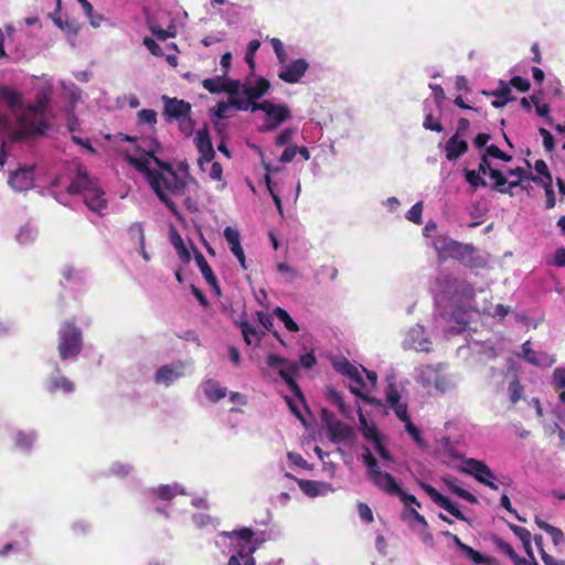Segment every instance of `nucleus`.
<instances>
[{
  "label": "nucleus",
  "instance_id": "54",
  "mask_svg": "<svg viewBox=\"0 0 565 565\" xmlns=\"http://www.w3.org/2000/svg\"><path fill=\"white\" fill-rule=\"evenodd\" d=\"M423 126L425 129L436 132H441L444 130V127L440 124V121L438 119H435L431 114L426 115Z\"/></svg>",
  "mask_w": 565,
  "mask_h": 565
},
{
  "label": "nucleus",
  "instance_id": "4",
  "mask_svg": "<svg viewBox=\"0 0 565 565\" xmlns=\"http://www.w3.org/2000/svg\"><path fill=\"white\" fill-rule=\"evenodd\" d=\"M263 110L266 114V122L259 131L275 130L282 122L291 117L290 109L287 105H276L269 100L252 104V111Z\"/></svg>",
  "mask_w": 565,
  "mask_h": 565
},
{
  "label": "nucleus",
  "instance_id": "24",
  "mask_svg": "<svg viewBox=\"0 0 565 565\" xmlns=\"http://www.w3.org/2000/svg\"><path fill=\"white\" fill-rule=\"evenodd\" d=\"M459 244V242L445 235L437 236L433 242V246L440 258H451L454 250H456Z\"/></svg>",
  "mask_w": 565,
  "mask_h": 565
},
{
  "label": "nucleus",
  "instance_id": "1",
  "mask_svg": "<svg viewBox=\"0 0 565 565\" xmlns=\"http://www.w3.org/2000/svg\"><path fill=\"white\" fill-rule=\"evenodd\" d=\"M362 458L367 469V478L375 487L388 495H397L406 509L422 507L415 495L403 491V489L398 486L395 478L391 473L381 470L376 458L372 455L369 448H364Z\"/></svg>",
  "mask_w": 565,
  "mask_h": 565
},
{
  "label": "nucleus",
  "instance_id": "27",
  "mask_svg": "<svg viewBox=\"0 0 565 565\" xmlns=\"http://www.w3.org/2000/svg\"><path fill=\"white\" fill-rule=\"evenodd\" d=\"M171 243L175 248L181 262L188 265L191 262V254L184 245L181 235L174 228L171 231Z\"/></svg>",
  "mask_w": 565,
  "mask_h": 565
},
{
  "label": "nucleus",
  "instance_id": "29",
  "mask_svg": "<svg viewBox=\"0 0 565 565\" xmlns=\"http://www.w3.org/2000/svg\"><path fill=\"white\" fill-rule=\"evenodd\" d=\"M534 543L539 548V553L545 565H565V559H556L544 550L543 536L541 534L534 535Z\"/></svg>",
  "mask_w": 565,
  "mask_h": 565
},
{
  "label": "nucleus",
  "instance_id": "39",
  "mask_svg": "<svg viewBox=\"0 0 565 565\" xmlns=\"http://www.w3.org/2000/svg\"><path fill=\"white\" fill-rule=\"evenodd\" d=\"M523 386L515 376L509 384L510 401L516 404L523 397Z\"/></svg>",
  "mask_w": 565,
  "mask_h": 565
},
{
  "label": "nucleus",
  "instance_id": "43",
  "mask_svg": "<svg viewBox=\"0 0 565 565\" xmlns=\"http://www.w3.org/2000/svg\"><path fill=\"white\" fill-rule=\"evenodd\" d=\"M259 46H260L259 40H252V41H249V43L247 45V50L245 53V62L248 64V66L252 70H254V67H255L254 56H255V53L257 52V50L259 49Z\"/></svg>",
  "mask_w": 565,
  "mask_h": 565
},
{
  "label": "nucleus",
  "instance_id": "11",
  "mask_svg": "<svg viewBox=\"0 0 565 565\" xmlns=\"http://www.w3.org/2000/svg\"><path fill=\"white\" fill-rule=\"evenodd\" d=\"M34 182V167H19L13 171L9 179L8 184L18 192L26 191L33 186Z\"/></svg>",
  "mask_w": 565,
  "mask_h": 565
},
{
  "label": "nucleus",
  "instance_id": "30",
  "mask_svg": "<svg viewBox=\"0 0 565 565\" xmlns=\"http://www.w3.org/2000/svg\"><path fill=\"white\" fill-rule=\"evenodd\" d=\"M489 177L494 181L492 184V189L499 193H509V188H507L508 179L500 170L492 169L489 173Z\"/></svg>",
  "mask_w": 565,
  "mask_h": 565
},
{
  "label": "nucleus",
  "instance_id": "9",
  "mask_svg": "<svg viewBox=\"0 0 565 565\" xmlns=\"http://www.w3.org/2000/svg\"><path fill=\"white\" fill-rule=\"evenodd\" d=\"M162 102L164 104L163 115L167 121H171L173 119L179 120L191 114V104L183 99L163 95Z\"/></svg>",
  "mask_w": 565,
  "mask_h": 565
},
{
  "label": "nucleus",
  "instance_id": "12",
  "mask_svg": "<svg viewBox=\"0 0 565 565\" xmlns=\"http://www.w3.org/2000/svg\"><path fill=\"white\" fill-rule=\"evenodd\" d=\"M327 434L328 438L333 444H352L355 439L353 427L341 420L331 422L327 429Z\"/></svg>",
  "mask_w": 565,
  "mask_h": 565
},
{
  "label": "nucleus",
  "instance_id": "35",
  "mask_svg": "<svg viewBox=\"0 0 565 565\" xmlns=\"http://www.w3.org/2000/svg\"><path fill=\"white\" fill-rule=\"evenodd\" d=\"M239 327L244 341L246 342L247 345L253 344V342L257 343L260 341L256 329L252 327L247 321L241 322Z\"/></svg>",
  "mask_w": 565,
  "mask_h": 565
},
{
  "label": "nucleus",
  "instance_id": "64",
  "mask_svg": "<svg viewBox=\"0 0 565 565\" xmlns=\"http://www.w3.org/2000/svg\"><path fill=\"white\" fill-rule=\"evenodd\" d=\"M553 380L556 388H565V369L557 367L553 372Z\"/></svg>",
  "mask_w": 565,
  "mask_h": 565
},
{
  "label": "nucleus",
  "instance_id": "21",
  "mask_svg": "<svg viewBox=\"0 0 565 565\" xmlns=\"http://www.w3.org/2000/svg\"><path fill=\"white\" fill-rule=\"evenodd\" d=\"M483 94L495 97V99L491 102V106L494 108H502L509 102L515 99V97L512 95L510 86L504 81L499 82L497 89L492 92L484 90Z\"/></svg>",
  "mask_w": 565,
  "mask_h": 565
},
{
  "label": "nucleus",
  "instance_id": "60",
  "mask_svg": "<svg viewBox=\"0 0 565 565\" xmlns=\"http://www.w3.org/2000/svg\"><path fill=\"white\" fill-rule=\"evenodd\" d=\"M295 132H296L295 128L284 129L275 139L276 146L281 147V146L289 143V141L291 140Z\"/></svg>",
  "mask_w": 565,
  "mask_h": 565
},
{
  "label": "nucleus",
  "instance_id": "58",
  "mask_svg": "<svg viewBox=\"0 0 565 565\" xmlns=\"http://www.w3.org/2000/svg\"><path fill=\"white\" fill-rule=\"evenodd\" d=\"M142 43L152 55L159 57L163 56L161 46L153 39L146 36Z\"/></svg>",
  "mask_w": 565,
  "mask_h": 565
},
{
  "label": "nucleus",
  "instance_id": "10",
  "mask_svg": "<svg viewBox=\"0 0 565 565\" xmlns=\"http://www.w3.org/2000/svg\"><path fill=\"white\" fill-rule=\"evenodd\" d=\"M419 486L437 505L446 510L458 520H467L458 507L454 504L447 497L439 493L433 486L425 482H419Z\"/></svg>",
  "mask_w": 565,
  "mask_h": 565
},
{
  "label": "nucleus",
  "instance_id": "16",
  "mask_svg": "<svg viewBox=\"0 0 565 565\" xmlns=\"http://www.w3.org/2000/svg\"><path fill=\"white\" fill-rule=\"evenodd\" d=\"M58 374L50 376L45 382V390L47 393L54 395L57 393L71 394L75 391L76 386L73 381H71L65 375L60 374V369H56Z\"/></svg>",
  "mask_w": 565,
  "mask_h": 565
},
{
  "label": "nucleus",
  "instance_id": "23",
  "mask_svg": "<svg viewBox=\"0 0 565 565\" xmlns=\"http://www.w3.org/2000/svg\"><path fill=\"white\" fill-rule=\"evenodd\" d=\"M270 88V83L265 77H258L256 79L255 85H249L247 83L243 84V93L247 96L249 100L255 102L256 99L263 97Z\"/></svg>",
  "mask_w": 565,
  "mask_h": 565
},
{
  "label": "nucleus",
  "instance_id": "20",
  "mask_svg": "<svg viewBox=\"0 0 565 565\" xmlns=\"http://www.w3.org/2000/svg\"><path fill=\"white\" fill-rule=\"evenodd\" d=\"M468 151V143L458 134L452 135L446 142L445 152L448 161H456Z\"/></svg>",
  "mask_w": 565,
  "mask_h": 565
},
{
  "label": "nucleus",
  "instance_id": "32",
  "mask_svg": "<svg viewBox=\"0 0 565 565\" xmlns=\"http://www.w3.org/2000/svg\"><path fill=\"white\" fill-rule=\"evenodd\" d=\"M255 551V544H238L236 556H238V558L244 563V565H255V559L253 557Z\"/></svg>",
  "mask_w": 565,
  "mask_h": 565
},
{
  "label": "nucleus",
  "instance_id": "31",
  "mask_svg": "<svg viewBox=\"0 0 565 565\" xmlns=\"http://www.w3.org/2000/svg\"><path fill=\"white\" fill-rule=\"evenodd\" d=\"M273 315L277 317L285 326V328L290 332H298L299 326L292 320L290 315L282 309L281 307H276L273 310Z\"/></svg>",
  "mask_w": 565,
  "mask_h": 565
},
{
  "label": "nucleus",
  "instance_id": "13",
  "mask_svg": "<svg viewBox=\"0 0 565 565\" xmlns=\"http://www.w3.org/2000/svg\"><path fill=\"white\" fill-rule=\"evenodd\" d=\"M308 68V62L305 58H298L288 65H284V67L278 73V77L285 83L296 84L306 74Z\"/></svg>",
  "mask_w": 565,
  "mask_h": 565
},
{
  "label": "nucleus",
  "instance_id": "40",
  "mask_svg": "<svg viewBox=\"0 0 565 565\" xmlns=\"http://www.w3.org/2000/svg\"><path fill=\"white\" fill-rule=\"evenodd\" d=\"M360 420H361V424L363 425V436L366 440H370L372 443H374V445L377 443V441H381V438H380V435H379V431L376 429L375 426H367L366 424V419L364 418V416L362 414H360Z\"/></svg>",
  "mask_w": 565,
  "mask_h": 565
},
{
  "label": "nucleus",
  "instance_id": "44",
  "mask_svg": "<svg viewBox=\"0 0 565 565\" xmlns=\"http://www.w3.org/2000/svg\"><path fill=\"white\" fill-rule=\"evenodd\" d=\"M139 124L154 126L157 124V113L153 109H141L137 114Z\"/></svg>",
  "mask_w": 565,
  "mask_h": 565
},
{
  "label": "nucleus",
  "instance_id": "26",
  "mask_svg": "<svg viewBox=\"0 0 565 565\" xmlns=\"http://www.w3.org/2000/svg\"><path fill=\"white\" fill-rule=\"evenodd\" d=\"M0 100H2L11 111H15L22 105V94L9 86H0Z\"/></svg>",
  "mask_w": 565,
  "mask_h": 565
},
{
  "label": "nucleus",
  "instance_id": "18",
  "mask_svg": "<svg viewBox=\"0 0 565 565\" xmlns=\"http://www.w3.org/2000/svg\"><path fill=\"white\" fill-rule=\"evenodd\" d=\"M183 362L179 361L173 365H163L158 369L154 375L156 383H163L164 385H171L175 380L183 376Z\"/></svg>",
  "mask_w": 565,
  "mask_h": 565
},
{
  "label": "nucleus",
  "instance_id": "57",
  "mask_svg": "<svg viewBox=\"0 0 565 565\" xmlns=\"http://www.w3.org/2000/svg\"><path fill=\"white\" fill-rule=\"evenodd\" d=\"M544 190H545V195H546V202H545V207L547 210H551L555 206L556 204V200H555V193H554V190H553V186H552V182H545L543 184H541Z\"/></svg>",
  "mask_w": 565,
  "mask_h": 565
},
{
  "label": "nucleus",
  "instance_id": "48",
  "mask_svg": "<svg viewBox=\"0 0 565 565\" xmlns=\"http://www.w3.org/2000/svg\"><path fill=\"white\" fill-rule=\"evenodd\" d=\"M494 544L497 548L500 550L505 555H508L512 562L514 561V558H516L518 554L515 553L514 548L504 540L495 537Z\"/></svg>",
  "mask_w": 565,
  "mask_h": 565
},
{
  "label": "nucleus",
  "instance_id": "19",
  "mask_svg": "<svg viewBox=\"0 0 565 565\" xmlns=\"http://www.w3.org/2000/svg\"><path fill=\"white\" fill-rule=\"evenodd\" d=\"M96 183L88 177V173L86 169L78 167L77 168V174L72 180L70 185L67 186L66 191L70 194H77V193H86L88 192L92 186H94Z\"/></svg>",
  "mask_w": 565,
  "mask_h": 565
},
{
  "label": "nucleus",
  "instance_id": "62",
  "mask_svg": "<svg viewBox=\"0 0 565 565\" xmlns=\"http://www.w3.org/2000/svg\"><path fill=\"white\" fill-rule=\"evenodd\" d=\"M547 534L551 536L553 544L555 546H558L561 543L565 541L563 531L554 525L547 526Z\"/></svg>",
  "mask_w": 565,
  "mask_h": 565
},
{
  "label": "nucleus",
  "instance_id": "15",
  "mask_svg": "<svg viewBox=\"0 0 565 565\" xmlns=\"http://www.w3.org/2000/svg\"><path fill=\"white\" fill-rule=\"evenodd\" d=\"M298 373V365L295 362H287L285 364V367L279 370L280 377L285 381V383L288 385V387L291 390V392L296 395L299 403H301L307 409L305 395L301 392L300 386L295 381V376Z\"/></svg>",
  "mask_w": 565,
  "mask_h": 565
},
{
  "label": "nucleus",
  "instance_id": "45",
  "mask_svg": "<svg viewBox=\"0 0 565 565\" xmlns=\"http://www.w3.org/2000/svg\"><path fill=\"white\" fill-rule=\"evenodd\" d=\"M422 214H423V203L417 202L408 210L407 220L417 225H420L423 223Z\"/></svg>",
  "mask_w": 565,
  "mask_h": 565
},
{
  "label": "nucleus",
  "instance_id": "2",
  "mask_svg": "<svg viewBox=\"0 0 565 565\" xmlns=\"http://www.w3.org/2000/svg\"><path fill=\"white\" fill-rule=\"evenodd\" d=\"M18 127L9 132L10 142H19L34 137L44 136L49 129L46 117L24 107L18 116Z\"/></svg>",
  "mask_w": 565,
  "mask_h": 565
},
{
  "label": "nucleus",
  "instance_id": "46",
  "mask_svg": "<svg viewBox=\"0 0 565 565\" xmlns=\"http://www.w3.org/2000/svg\"><path fill=\"white\" fill-rule=\"evenodd\" d=\"M486 153L490 158H495L505 162H509L512 160V157L508 154L507 152L502 151L498 146L490 145L486 148Z\"/></svg>",
  "mask_w": 565,
  "mask_h": 565
},
{
  "label": "nucleus",
  "instance_id": "8",
  "mask_svg": "<svg viewBox=\"0 0 565 565\" xmlns=\"http://www.w3.org/2000/svg\"><path fill=\"white\" fill-rule=\"evenodd\" d=\"M451 258L460 262L468 268H482L486 265V260L478 253V249L469 244L460 243Z\"/></svg>",
  "mask_w": 565,
  "mask_h": 565
},
{
  "label": "nucleus",
  "instance_id": "5",
  "mask_svg": "<svg viewBox=\"0 0 565 565\" xmlns=\"http://www.w3.org/2000/svg\"><path fill=\"white\" fill-rule=\"evenodd\" d=\"M333 369L338 373H340L342 375H347L352 380L353 384L350 385V391L354 395L360 396L361 398H363L364 401H367L369 403L374 402L373 398H370L369 396L363 395L361 393V390L364 387L363 379L361 376L359 369L355 365H353L349 360L343 358L341 360L334 361Z\"/></svg>",
  "mask_w": 565,
  "mask_h": 565
},
{
  "label": "nucleus",
  "instance_id": "53",
  "mask_svg": "<svg viewBox=\"0 0 565 565\" xmlns=\"http://www.w3.org/2000/svg\"><path fill=\"white\" fill-rule=\"evenodd\" d=\"M179 129L186 137L192 135L194 130V120L190 117V115L179 119Z\"/></svg>",
  "mask_w": 565,
  "mask_h": 565
},
{
  "label": "nucleus",
  "instance_id": "63",
  "mask_svg": "<svg viewBox=\"0 0 565 565\" xmlns=\"http://www.w3.org/2000/svg\"><path fill=\"white\" fill-rule=\"evenodd\" d=\"M239 86H241L239 81L230 79L226 82H222L221 88H222V92L230 94V96H234L238 93Z\"/></svg>",
  "mask_w": 565,
  "mask_h": 565
},
{
  "label": "nucleus",
  "instance_id": "25",
  "mask_svg": "<svg viewBox=\"0 0 565 565\" xmlns=\"http://www.w3.org/2000/svg\"><path fill=\"white\" fill-rule=\"evenodd\" d=\"M203 392L211 403H217L227 395V388L221 386L215 380H206L203 383Z\"/></svg>",
  "mask_w": 565,
  "mask_h": 565
},
{
  "label": "nucleus",
  "instance_id": "47",
  "mask_svg": "<svg viewBox=\"0 0 565 565\" xmlns=\"http://www.w3.org/2000/svg\"><path fill=\"white\" fill-rule=\"evenodd\" d=\"M194 260H195L203 277L213 273V270H212L211 266L209 265L207 260L205 259L204 255L201 252H199L198 249H195Z\"/></svg>",
  "mask_w": 565,
  "mask_h": 565
},
{
  "label": "nucleus",
  "instance_id": "41",
  "mask_svg": "<svg viewBox=\"0 0 565 565\" xmlns=\"http://www.w3.org/2000/svg\"><path fill=\"white\" fill-rule=\"evenodd\" d=\"M530 100L535 105L536 114L545 118L547 125L553 126V118L548 116L550 106L547 104H540L539 98L532 95Z\"/></svg>",
  "mask_w": 565,
  "mask_h": 565
},
{
  "label": "nucleus",
  "instance_id": "56",
  "mask_svg": "<svg viewBox=\"0 0 565 565\" xmlns=\"http://www.w3.org/2000/svg\"><path fill=\"white\" fill-rule=\"evenodd\" d=\"M202 86L211 94L222 93V82L216 78H205L202 81Z\"/></svg>",
  "mask_w": 565,
  "mask_h": 565
},
{
  "label": "nucleus",
  "instance_id": "37",
  "mask_svg": "<svg viewBox=\"0 0 565 565\" xmlns=\"http://www.w3.org/2000/svg\"><path fill=\"white\" fill-rule=\"evenodd\" d=\"M465 179L473 189L486 188L488 185L478 170H466Z\"/></svg>",
  "mask_w": 565,
  "mask_h": 565
},
{
  "label": "nucleus",
  "instance_id": "6",
  "mask_svg": "<svg viewBox=\"0 0 565 565\" xmlns=\"http://www.w3.org/2000/svg\"><path fill=\"white\" fill-rule=\"evenodd\" d=\"M465 465L463 472L473 476L478 482L490 489L498 490V486L494 483L495 475L483 461L470 458L465 460Z\"/></svg>",
  "mask_w": 565,
  "mask_h": 565
},
{
  "label": "nucleus",
  "instance_id": "59",
  "mask_svg": "<svg viewBox=\"0 0 565 565\" xmlns=\"http://www.w3.org/2000/svg\"><path fill=\"white\" fill-rule=\"evenodd\" d=\"M539 134L542 136L543 138V146H544V149L547 151V152H552L555 148V145H554V138L552 136V134L545 129V128H539Z\"/></svg>",
  "mask_w": 565,
  "mask_h": 565
},
{
  "label": "nucleus",
  "instance_id": "3",
  "mask_svg": "<svg viewBox=\"0 0 565 565\" xmlns=\"http://www.w3.org/2000/svg\"><path fill=\"white\" fill-rule=\"evenodd\" d=\"M57 351L60 359L66 361L76 358L83 349V334L74 321H64L58 329Z\"/></svg>",
  "mask_w": 565,
  "mask_h": 565
},
{
  "label": "nucleus",
  "instance_id": "42",
  "mask_svg": "<svg viewBox=\"0 0 565 565\" xmlns=\"http://www.w3.org/2000/svg\"><path fill=\"white\" fill-rule=\"evenodd\" d=\"M154 492L159 499L169 501L177 495L178 489H177V487L163 484V486L158 487L154 490Z\"/></svg>",
  "mask_w": 565,
  "mask_h": 565
},
{
  "label": "nucleus",
  "instance_id": "38",
  "mask_svg": "<svg viewBox=\"0 0 565 565\" xmlns=\"http://www.w3.org/2000/svg\"><path fill=\"white\" fill-rule=\"evenodd\" d=\"M522 356L523 359L532 364V365H536V366H540L542 365V362L541 360L539 359V354L537 352H535L532 348H531V342L530 341H525L523 344H522Z\"/></svg>",
  "mask_w": 565,
  "mask_h": 565
},
{
  "label": "nucleus",
  "instance_id": "52",
  "mask_svg": "<svg viewBox=\"0 0 565 565\" xmlns=\"http://www.w3.org/2000/svg\"><path fill=\"white\" fill-rule=\"evenodd\" d=\"M228 103H230L231 107H235L238 110L247 111V110H252V104H254L255 102L249 100L248 98H247V100H243V99L237 98L234 95V96H230Z\"/></svg>",
  "mask_w": 565,
  "mask_h": 565
},
{
  "label": "nucleus",
  "instance_id": "14",
  "mask_svg": "<svg viewBox=\"0 0 565 565\" xmlns=\"http://www.w3.org/2000/svg\"><path fill=\"white\" fill-rule=\"evenodd\" d=\"M195 146L200 152L198 160L199 164L202 166L204 162H211L215 157V150L213 148L209 130L206 128L200 129L195 136Z\"/></svg>",
  "mask_w": 565,
  "mask_h": 565
},
{
  "label": "nucleus",
  "instance_id": "50",
  "mask_svg": "<svg viewBox=\"0 0 565 565\" xmlns=\"http://www.w3.org/2000/svg\"><path fill=\"white\" fill-rule=\"evenodd\" d=\"M150 31L160 41H164V40H167L169 38H174L175 36V31H174L173 26H170L167 30H163L161 28L151 25L150 26Z\"/></svg>",
  "mask_w": 565,
  "mask_h": 565
},
{
  "label": "nucleus",
  "instance_id": "61",
  "mask_svg": "<svg viewBox=\"0 0 565 565\" xmlns=\"http://www.w3.org/2000/svg\"><path fill=\"white\" fill-rule=\"evenodd\" d=\"M224 237L231 245V248L241 245L238 232L230 226L224 230Z\"/></svg>",
  "mask_w": 565,
  "mask_h": 565
},
{
  "label": "nucleus",
  "instance_id": "33",
  "mask_svg": "<svg viewBox=\"0 0 565 565\" xmlns=\"http://www.w3.org/2000/svg\"><path fill=\"white\" fill-rule=\"evenodd\" d=\"M327 398L338 406L341 414L347 415L349 413V408L347 407L343 396L340 392H338L333 387H327Z\"/></svg>",
  "mask_w": 565,
  "mask_h": 565
},
{
  "label": "nucleus",
  "instance_id": "36",
  "mask_svg": "<svg viewBox=\"0 0 565 565\" xmlns=\"http://www.w3.org/2000/svg\"><path fill=\"white\" fill-rule=\"evenodd\" d=\"M129 233L131 235H136L138 237L140 254L145 260H149L150 257L145 248V233H143L142 225L140 223H136V224L131 225L129 228Z\"/></svg>",
  "mask_w": 565,
  "mask_h": 565
},
{
  "label": "nucleus",
  "instance_id": "17",
  "mask_svg": "<svg viewBox=\"0 0 565 565\" xmlns=\"http://www.w3.org/2000/svg\"><path fill=\"white\" fill-rule=\"evenodd\" d=\"M287 478L295 480L299 489L309 498H316L330 489V484L322 481L299 479L291 473H286Z\"/></svg>",
  "mask_w": 565,
  "mask_h": 565
},
{
  "label": "nucleus",
  "instance_id": "34",
  "mask_svg": "<svg viewBox=\"0 0 565 565\" xmlns=\"http://www.w3.org/2000/svg\"><path fill=\"white\" fill-rule=\"evenodd\" d=\"M49 104L50 97L46 94H40L36 96L35 102L33 104H29L26 108H31L35 114L45 117Z\"/></svg>",
  "mask_w": 565,
  "mask_h": 565
},
{
  "label": "nucleus",
  "instance_id": "28",
  "mask_svg": "<svg viewBox=\"0 0 565 565\" xmlns=\"http://www.w3.org/2000/svg\"><path fill=\"white\" fill-rule=\"evenodd\" d=\"M534 169L536 170V172L539 174H541V177L533 175L530 172V180H532L533 182H535L537 184H543L545 182H552V174L548 170L546 162L543 159H539L535 161Z\"/></svg>",
  "mask_w": 565,
  "mask_h": 565
},
{
  "label": "nucleus",
  "instance_id": "49",
  "mask_svg": "<svg viewBox=\"0 0 565 565\" xmlns=\"http://www.w3.org/2000/svg\"><path fill=\"white\" fill-rule=\"evenodd\" d=\"M233 536L236 537L239 543L238 544H254L252 542V539L254 536V532L253 530L248 529V527H243L238 531H234L233 532Z\"/></svg>",
  "mask_w": 565,
  "mask_h": 565
},
{
  "label": "nucleus",
  "instance_id": "55",
  "mask_svg": "<svg viewBox=\"0 0 565 565\" xmlns=\"http://www.w3.org/2000/svg\"><path fill=\"white\" fill-rule=\"evenodd\" d=\"M405 429L406 431L412 436V438L414 439V441L418 445V446H424V439L420 435V431L419 429L412 423V420H407L405 423Z\"/></svg>",
  "mask_w": 565,
  "mask_h": 565
},
{
  "label": "nucleus",
  "instance_id": "22",
  "mask_svg": "<svg viewBox=\"0 0 565 565\" xmlns=\"http://www.w3.org/2000/svg\"><path fill=\"white\" fill-rule=\"evenodd\" d=\"M104 192L96 184L84 194V201L87 207L93 212H100L107 206V201L103 198Z\"/></svg>",
  "mask_w": 565,
  "mask_h": 565
},
{
  "label": "nucleus",
  "instance_id": "51",
  "mask_svg": "<svg viewBox=\"0 0 565 565\" xmlns=\"http://www.w3.org/2000/svg\"><path fill=\"white\" fill-rule=\"evenodd\" d=\"M508 85L522 93L527 92L531 87L530 82L521 76H513Z\"/></svg>",
  "mask_w": 565,
  "mask_h": 565
},
{
  "label": "nucleus",
  "instance_id": "7",
  "mask_svg": "<svg viewBox=\"0 0 565 565\" xmlns=\"http://www.w3.org/2000/svg\"><path fill=\"white\" fill-rule=\"evenodd\" d=\"M151 188L156 192L157 196L160 199L162 203L169 209V211L175 215L179 216L180 212L177 206V204L169 198V195L164 192L162 186L164 189L171 191L172 193H175L179 190V185L174 184L173 186L170 184L167 178H164L161 173L156 172L151 180H150Z\"/></svg>",
  "mask_w": 565,
  "mask_h": 565
}]
</instances>
